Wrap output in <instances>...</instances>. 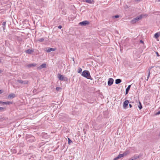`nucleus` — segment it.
Masks as SVG:
<instances>
[{
	"label": "nucleus",
	"instance_id": "obj_13",
	"mask_svg": "<svg viewBox=\"0 0 160 160\" xmlns=\"http://www.w3.org/2000/svg\"><path fill=\"white\" fill-rule=\"evenodd\" d=\"M34 52V50L32 49H28L25 51V52L28 54H31Z\"/></svg>",
	"mask_w": 160,
	"mask_h": 160
},
{
	"label": "nucleus",
	"instance_id": "obj_40",
	"mask_svg": "<svg viewBox=\"0 0 160 160\" xmlns=\"http://www.w3.org/2000/svg\"><path fill=\"white\" fill-rule=\"evenodd\" d=\"M136 1H140V0H136Z\"/></svg>",
	"mask_w": 160,
	"mask_h": 160
},
{
	"label": "nucleus",
	"instance_id": "obj_24",
	"mask_svg": "<svg viewBox=\"0 0 160 160\" xmlns=\"http://www.w3.org/2000/svg\"><path fill=\"white\" fill-rule=\"evenodd\" d=\"M119 17V15H115V16H113L112 17V18H118Z\"/></svg>",
	"mask_w": 160,
	"mask_h": 160
},
{
	"label": "nucleus",
	"instance_id": "obj_41",
	"mask_svg": "<svg viewBox=\"0 0 160 160\" xmlns=\"http://www.w3.org/2000/svg\"><path fill=\"white\" fill-rule=\"evenodd\" d=\"M1 62V59H0V62Z\"/></svg>",
	"mask_w": 160,
	"mask_h": 160
},
{
	"label": "nucleus",
	"instance_id": "obj_36",
	"mask_svg": "<svg viewBox=\"0 0 160 160\" xmlns=\"http://www.w3.org/2000/svg\"><path fill=\"white\" fill-rule=\"evenodd\" d=\"M140 42L141 43H143V42L142 40L140 41Z\"/></svg>",
	"mask_w": 160,
	"mask_h": 160
},
{
	"label": "nucleus",
	"instance_id": "obj_25",
	"mask_svg": "<svg viewBox=\"0 0 160 160\" xmlns=\"http://www.w3.org/2000/svg\"><path fill=\"white\" fill-rule=\"evenodd\" d=\"M44 39L43 38H41L38 39V41L40 42H43L44 41Z\"/></svg>",
	"mask_w": 160,
	"mask_h": 160
},
{
	"label": "nucleus",
	"instance_id": "obj_5",
	"mask_svg": "<svg viewBox=\"0 0 160 160\" xmlns=\"http://www.w3.org/2000/svg\"><path fill=\"white\" fill-rule=\"evenodd\" d=\"M89 22L87 20L81 22L79 23V24L81 26H85L89 24Z\"/></svg>",
	"mask_w": 160,
	"mask_h": 160
},
{
	"label": "nucleus",
	"instance_id": "obj_1",
	"mask_svg": "<svg viewBox=\"0 0 160 160\" xmlns=\"http://www.w3.org/2000/svg\"><path fill=\"white\" fill-rule=\"evenodd\" d=\"M81 75L88 79H92V78L88 71L84 70L82 72Z\"/></svg>",
	"mask_w": 160,
	"mask_h": 160
},
{
	"label": "nucleus",
	"instance_id": "obj_38",
	"mask_svg": "<svg viewBox=\"0 0 160 160\" xmlns=\"http://www.w3.org/2000/svg\"><path fill=\"white\" fill-rule=\"evenodd\" d=\"M36 91V90H35V89H34V90H33V92H35Z\"/></svg>",
	"mask_w": 160,
	"mask_h": 160
},
{
	"label": "nucleus",
	"instance_id": "obj_37",
	"mask_svg": "<svg viewBox=\"0 0 160 160\" xmlns=\"http://www.w3.org/2000/svg\"><path fill=\"white\" fill-rule=\"evenodd\" d=\"M3 92L2 91V90H0V94H1Z\"/></svg>",
	"mask_w": 160,
	"mask_h": 160
},
{
	"label": "nucleus",
	"instance_id": "obj_9",
	"mask_svg": "<svg viewBox=\"0 0 160 160\" xmlns=\"http://www.w3.org/2000/svg\"><path fill=\"white\" fill-rule=\"evenodd\" d=\"M56 48H48L46 50V51L48 52H49L51 51H54L56 50Z\"/></svg>",
	"mask_w": 160,
	"mask_h": 160
},
{
	"label": "nucleus",
	"instance_id": "obj_33",
	"mask_svg": "<svg viewBox=\"0 0 160 160\" xmlns=\"http://www.w3.org/2000/svg\"><path fill=\"white\" fill-rule=\"evenodd\" d=\"M156 55H157V56H158V57H159V54H158V52H156Z\"/></svg>",
	"mask_w": 160,
	"mask_h": 160
},
{
	"label": "nucleus",
	"instance_id": "obj_20",
	"mask_svg": "<svg viewBox=\"0 0 160 160\" xmlns=\"http://www.w3.org/2000/svg\"><path fill=\"white\" fill-rule=\"evenodd\" d=\"M129 153V152L128 151H126L125 152H124L123 154V156H126L127 154H128Z\"/></svg>",
	"mask_w": 160,
	"mask_h": 160
},
{
	"label": "nucleus",
	"instance_id": "obj_3",
	"mask_svg": "<svg viewBox=\"0 0 160 160\" xmlns=\"http://www.w3.org/2000/svg\"><path fill=\"white\" fill-rule=\"evenodd\" d=\"M58 77L59 80L61 81H65L67 79L66 77H64V76L59 73L58 74Z\"/></svg>",
	"mask_w": 160,
	"mask_h": 160
},
{
	"label": "nucleus",
	"instance_id": "obj_15",
	"mask_svg": "<svg viewBox=\"0 0 160 160\" xmlns=\"http://www.w3.org/2000/svg\"><path fill=\"white\" fill-rule=\"evenodd\" d=\"M121 82V80L120 79H118L115 80V83L116 84H118Z\"/></svg>",
	"mask_w": 160,
	"mask_h": 160
},
{
	"label": "nucleus",
	"instance_id": "obj_21",
	"mask_svg": "<svg viewBox=\"0 0 160 160\" xmlns=\"http://www.w3.org/2000/svg\"><path fill=\"white\" fill-rule=\"evenodd\" d=\"M92 0H86V2L88 3H91L92 2Z\"/></svg>",
	"mask_w": 160,
	"mask_h": 160
},
{
	"label": "nucleus",
	"instance_id": "obj_32",
	"mask_svg": "<svg viewBox=\"0 0 160 160\" xmlns=\"http://www.w3.org/2000/svg\"><path fill=\"white\" fill-rule=\"evenodd\" d=\"M128 92L129 91H127V90H126L125 94L126 95L128 93Z\"/></svg>",
	"mask_w": 160,
	"mask_h": 160
},
{
	"label": "nucleus",
	"instance_id": "obj_23",
	"mask_svg": "<svg viewBox=\"0 0 160 160\" xmlns=\"http://www.w3.org/2000/svg\"><path fill=\"white\" fill-rule=\"evenodd\" d=\"M130 87H131V85H129L128 86V87L126 89V90L128 91H129L130 89Z\"/></svg>",
	"mask_w": 160,
	"mask_h": 160
},
{
	"label": "nucleus",
	"instance_id": "obj_27",
	"mask_svg": "<svg viewBox=\"0 0 160 160\" xmlns=\"http://www.w3.org/2000/svg\"><path fill=\"white\" fill-rule=\"evenodd\" d=\"M153 67H152L149 70V72H148V78L149 76H150V69H151V68H152Z\"/></svg>",
	"mask_w": 160,
	"mask_h": 160
},
{
	"label": "nucleus",
	"instance_id": "obj_4",
	"mask_svg": "<svg viewBox=\"0 0 160 160\" xmlns=\"http://www.w3.org/2000/svg\"><path fill=\"white\" fill-rule=\"evenodd\" d=\"M17 81L19 83L22 84L23 85L28 84L29 83V81L27 80H18Z\"/></svg>",
	"mask_w": 160,
	"mask_h": 160
},
{
	"label": "nucleus",
	"instance_id": "obj_2",
	"mask_svg": "<svg viewBox=\"0 0 160 160\" xmlns=\"http://www.w3.org/2000/svg\"><path fill=\"white\" fill-rule=\"evenodd\" d=\"M142 18V16L140 15L139 17H136V18L133 19L131 21V22L132 23H134L138 21Z\"/></svg>",
	"mask_w": 160,
	"mask_h": 160
},
{
	"label": "nucleus",
	"instance_id": "obj_11",
	"mask_svg": "<svg viewBox=\"0 0 160 160\" xmlns=\"http://www.w3.org/2000/svg\"><path fill=\"white\" fill-rule=\"evenodd\" d=\"M124 156L123 154H120L117 157L115 158L113 160H117L120 158H122Z\"/></svg>",
	"mask_w": 160,
	"mask_h": 160
},
{
	"label": "nucleus",
	"instance_id": "obj_7",
	"mask_svg": "<svg viewBox=\"0 0 160 160\" xmlns=\"http://www.w3.org/2000/svg\"><path fill=\"white\" fill-rule=\"evenodd\" d=\"M128 100H126L123 104V108L124 109H126L129 103Z\"/></svg>",
	"mask_w": 160,
	"mask_h": 160
},
{
	"label": "nucleus",
	"instance_id": "obj_6",
	"mask_svg": "<svg viewBox=\"0 0 160 160\" xmlns=\"http://www.w3.org/2000/svg\"><path fill=\"white\" fill-rule=\"evenodd\" d=\"M141 156V155H135L132 158H130L128 160H135L139 158Z\"/></svg>",
	"mask_w": 160,
	"mask_h": 160
},
{
	"label": "nucleus",
	"instance_id": "obj_19",
	"mask_svg": "<svg viewBox=\"0 0 160 160\" xmlns=\"http://www.w3.org/2000/svg\"><path fill=\"white\" fill-rule=\"evenodd\" d=\"M82 71V69L80 68H79L78 69L77 72L78 73H81Z\"/></svg>",
	"mask_w": 160,
	"mask_h": 160
},
{
	"label": "nucleus",
	"instance_id": "obj_12",
	"mask_svg": "<svg viewBox=\"0 0 160 160\" xmlns=\"http://www.w3.org/2000/svg\"><path fill=\"white\" fill-rule=\"evenodd\" d=\"M46 64L45 63H43L38 68L39 69H41L43 68H45L46 67Z\"/></svg>",
	"mask_w": 160,
	"mask_h": 160
},
{
	"label": "nucleus",
	"instance_id": "obj_39",
	"mask_svg": "<svg viewBox=\"0 0 160 160\" xmlns=\"http://www.w3.org/2000/svg\"><path fill=\"white\" fill-rule=\"evenodd\" d=\"M2 72V71L1 70H0V73Z\"/></svg>",
	"mask_w": 160,
	"mask_h": 160
},
{
	"label": "nucleus",
	"instance_id": "obj_31",
	"mask_svg": "<svg viewBox=\"0 0 160 160\" xmlns=\"http://www.w3.org/2000/svg\"><path fill=\"white\" fill-rule=\"evenodd\" d=\"M4 108L2 107H0V111H2L3 109Z\"/></svg>",
	"mask_w": 160,
	"mask_h": 160
},
{
	"label": "nucleus",
	"instance_id": "obj_28",
	"mask_svg": "<svg viewBox=\"0 0 160 160\" xmlns=\"http://www.w3.org/2000/svg\"><path fill=\"white\" fill-rule=\"evenodd\" d=\"M61 88L60 87H57L56 88V89L57 91H59L61 89Z\"/></svg>",
	"mask_w": 160,
	"mask_h": 160
},
{
	"label": "nucleus",
	"instance_id": "obj_26",
	"mask_svg": "<svg viewBox=\"0 0 160 160\" xmlns=\"http://www.w3.org/2000/svg\"><path fill=\"white\" fill-rule=\"evenodd\" d=\"M68 143L69 144H70L72 142V141L69 138H68Z\"/></svg>",
	"mask_w": 160,
	"mask_h": 160
},
{
	"label": "nucleus",
	"instance_id": "obj_8",
	"mask_svg": "<svg viewBox=\"0 0 160 160\" xmlns=\"http://www.w3.org/2000/svg\"><path fill=\"white\" fill-rule=\"evenodd\" d=\"M113 82V79L112 78H109L108 82V86L111 85Z\"/></svg>",
	"mask_w": 160,
	"mask_h": 160
},
{
	"label": "nucleus",
	"instance_id": "obj_18",
	"mask_svg": "<svg viewBox=\"0 0 160 160\" xmlns=\"http://www.w3.org/2000/svg\"><path fill=\"white\" fill-rule=\"evenodd\" d=\"M6 24V22H2V25L3 26V27H2L3 29H5Z\"/></svg>",
	"mask_w": 160,
	"mask_h": 160
},
{
	"label": "nucleus",
	"instance_id": "obj_22",
	"mask_svg": "<svg viewBox=\"0 0 160 160\" xmlns=\"http://www.w3.org/2000/svg\"><path fill=\"white\" fill-rule=\"evenodd\" d=\"M12 102H4V104H12Z\"/></svg>",
	"mask_w": 160,
	"mask_h": 160
},
{
	"label": "nucleus",
	"instance_id": "obj_34",
	"mask_svg": "<svg viewBox=\"0 0 160 160\" xmlns=\"http://www.w3.org/2000/svg\"><path fill=\"white\" fill-rule=\"evenodd\" d=\"M0 104H4V102L0 101Z\"/></svg>",
	"mask_w": 160,
	"mask_h": 160
},
{
	"label": "nucleus",
	"instance_id": "obj_16",
	"mask_svg": "<svg viewBox=\"0 0 160 160\" xmlns=\"http://www.w3.org/2000/svg\"><path fill=\"white\" fill-rule=\"evenodd\" d=\"M139 104L138 105V107L140 110L142 108V106L141 103L139 101H138Z\"/></svg>",
	"mask_w": 160,
	"mask_h": 160
},
{
	"label": "nucleus",
	"instance_id": "obj_14",
	"mask_svg": "<svg viewBox=\"0 0 160 160\" xmlns=\"http://www.w3.org/2000/svg\"><path fill=\"white\" fill-rule=\"evenodd\" d=\"M36 65V64L35 63H32L28 65L27 66L28 67L30 68L32 67H35Z\"/></svg>",
	"mask_w": 160,
	"mask_h": 160
},
{
	"label": "nucleus",
	"instance_id": "obj_35",
	"mask_svg": "<svg viewBox=\"0 0 160 160\" xmlns=\"http://www.w3.org/2000/svg\"><path fill=\"white\" fill-rule=\"evenodd\" d=\"M129 107H130V108H132V105H131V104H129Z\"/></svg>",
	"mask_w": 160,
	"mask_h": 160
},
{
	"label": "nucleus",
	"instance_id": "obj_10",
	"mask_svg": "<svg viewBox=\"0 0 160 160\" xmlns=\"http://www.w3.org/2000/svg\"><path fill=\"white\" fill-rule=\"evenodd\" d=\"M16 97L15 94L11 93L9 94L8 96V98L9 99H12Z\"/></svg>",
	"mask_w": 160,
	"mask_h": 160
},
{
	"label": "nucleus",
	"instance_id": "obj_42",
	"mask_svg": "<svg viewBox=\"0 0 160 160\" xmlns=\"http://www.w3.org/2000/svg\"><path fill=\"white\" fill-rule=\"evenodd\" d=\"M158 2H160V0H158Z\"/></svg>",
	"mask_w": 160,
	"mask_h": 160
},
{
	"label": "nucleus",
	"instance_id": "obj_17",
	"mask_svg": "<svg viewBox=\"0 0 160 160\" xmlns=\"http://www.w3.org/2000/svg\"><path fill=\"white\" fill-rule=\"evenodd\" d=\"M160 36V34L158 33H156L154 35V37L155 38H157Z\"/></svg>",
	"mask_w": 160,
	"mask_h": 160
},
{
	"label": "nucleus",
	"instance_id": "obj_30",
	"mask_svg": "<svg viewBox=\"0 0 160 160\" xmlns=\"http://www.w3.org/2000/svg\"><path fill=\"white\" fill-rule=\"evenodd\" d=\"M58 28L59 29H61L62 28V26L61 25H59L58 27Z\"/></svg>",
	"mask_w": 160,
	"mask_h": 160
},
{
	"label": "nucleus",
	"instance_id": "obj_29",
	"mask_svg": "<svg viewBox=\"0 0 160 160\" xmlns=\"http://www.w3.org/2000/svg\"><path fill=\"white\" fill-rule=\"evenodd\" d=\"M160 114V110L158 111V112L156 113L155 115H158Z\"/></svg>",
	"mask_w": 160,
	"mask_h": 160
}]
</instances>
